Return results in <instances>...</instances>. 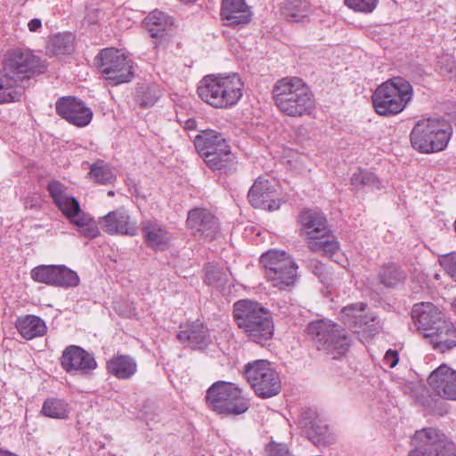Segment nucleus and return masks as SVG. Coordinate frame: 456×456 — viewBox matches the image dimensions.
Instances as JSON below:
<instances>
[{
  "mask_svg": "<svg viewBox=\"0 0 456 456\" xmlns=\"http://www.w3.org/2000/svg\"><path fill=\"white\" fill-rule=\"evenodd\" d=\"M306 333L319 351L338 359L349 349L350 339L346 331L329 320H316L306 327Z\"/></svg>",
  "mask_w": 456,
  "mask_h": 456,
  "instance_id": "0eeeda50",
  "label": "nucleus"
},
{
  "mask_svg": "<svg viewBox=\"0 0 456 456\" xmlns=\"http://www.w3.org/2000/svg\"><path fill=\"white\" fill-rule=\"evenodd\" d=\"M15 327L19 334L27 340L43 337L47 331L45 321L33 314L18 317Z\"/></svg>",
  "mask_w": 456,
  "mask_h": 456,
  "instance_id": "cd10ccee",
  "label": "nucleus"
},
{
  "mask_svg": "<svg viewBox=\"0 0 456 456\" xmlns=\"http://www.w3.org/2000/svg\"><path fill=\"white\" fill-rule=\"evenodd\" d=\"M47 189L55 205L82 236L94 239L100 235L99 224L81 209L79 202L67 193L63 184L53 181L48 183Z\"/></svg>",
  "mask_w": 456,
  "mask_h": 456,
  "instance_id": "39448f33",
  "label": "nucleus"
},
{
  "mask_svg": "<svg viewBox=\"0 0 456 456\" xmlns=\"http://www.w3.org/2000/svg\"><path fill=\"white\" fill-rule=\"evenodd\" d=\"M220 14L229 27L246 25L252 18V12L245 0H223Z\"/></svg>",
  "mask_w": 456,
  "mask_h": 456,
  "instance_id": "393cba45",
  "label": "nucleus"
},
{
  "mask_svg": "<svg viewBox=\"0 0 456 456\" xmlns=\"http://www.w3.org/2000/svg\"><path fill=\"white\" fill-rule=\"evenodd\" d=\"M412 96L411 84L402 77H394L379 86L371 99L375 111L379 115L393 116L401 113Z\"/></svg>",
  "mask_w": 456,
  "mask_h": 456,
  "instance_id": "423d86ee",
  "label": "nucleus"
},
{
  "mask_svg": "<svg viewBox=\"0 0 456 456\" xmlns=\"http://www.w3.org/2000/svg\"><path fill=\"white\" fill-rule=\"evenodd\" d=\"M145 28L152 37H163L173 28V19L167 13L155 10L143 21Z\"/></svg>",
  "mask_w": 456,
  "mask_h": 456,
  "instance_id": "c756f323",
  "label": "nucleus"
},
{
  "mask_svg": "<svg viewBox=\"0 0 456 456\" xmlns=\"http://www.w3.org/2000/svg\"><path fill=\"white\" fill-rule=\"evenodd\" d=\"M379 0H345V4L350 9L364 12L370 13L373 12V10L377 7Z\"/></svg>",
  "mask_w": 456,
  "mask_h": 456,
  "instance_id": "a19ab883",
  "label": "nucleus"
},
{
  "mask_svg": "<svg viewBox=\"0 0 456 456\" xmlns=\"http://www.w3.org/2000/svg\"><path fill=\"white\" fill-rule=\"evenodd\" d=\"M96 59L101 74L110 85L127 83L134 77L133 61L120 50L102 49Z\"/></svg>",
  "mask_w": 456,
  "mask_h": 456,
  "instance_id": "9b49d317",
  "label": "nucleus"
},
{
  "mask_svg": "<svg viewBox=\"0 0 456 456\" xmlns=\"http://www.w3.org/2000/svg\"><path fill=\"white\" fill-rule=\"evenodd\" d=\"M99 225L109 235H126L134 237L138 234L137 221L125 208H118L101 216Z\"/></svg>",
  "mask_w": 456,
  "mask_h": 456,
  "instance_id": "dca6fc26",
  "label": "nucleus"
},
{
  "mask_svg": "<svg viewBox=\"0 0 456 456\" xmlns=\"http://www.w3.org/2000/svg\"><path fill=\"white\" fill-rule=\"evenodd\" d=\"M113 194H114V192L112 191H109V195H113Z\"/></svg>",
  "mask_w": 456,
  "mask_h": 456,
  "instance_id": "864d4df0",
  "label": "nucleus"
},
{
  "mask_svg": "<svg viewBox=\"0 0 456 456\" xmlns=\"http://www.w3.org/2000/svg\"><path fill=\"white\" fill-rule=\"evenodd\" d=\"M298 224L300 234L305 238L312 251L327 256L337 251L338 243L330 232L323 213L316 209L303 210L298 216Z\"/></svg>",
  "mask_w": 456,
  "mask_h": 456,
  "instance_id": "20e7f679",
  "label": "nucleus"
},
{
  "mask_svg": "<svg viewBox=\"0 0 456 456\" xmlns=\"http://www.w3.org/2000/svg\"><path fill=\"white\" fill-rule=\"evenodd\" d=\"M245 376L257 396L270 398L281 388V379L271 362L256 360L245 366Z\"/></svg>",
  "mask_w": 456,
  "mask_h": 456,
  "instance_id": "f8f14e48",
  "label": "nucleus"
},
{
  "mask_svg": "<svg viewBox=\"0 0 456 456\" xmlns=\"http://www.w3.org/2000/svg\"><path fill=\"white\" fill-rule=\"evenodd\" d=\"M228 272L223 268L214 265H208L206 268L205 281L208 285L222 288L228 281Z\"/></svg>",
  "mask_w": 456,
  "mask_h": 456,
  "instance_id": "58836bf2",
  "label": "nucleus"
},
{
  "mask_svg": "<svg viewBox=\"0 0 456 456\" xmlns=\"http://www.w3.org/2000/svg\"><path fill=\"white\" fill-rule=\"evenodd\" d=\"M187 224L193 233L209 240L216 238L219 225L216 217L207 209L195 208L189 212Z\"/></svg>",
  "mask_w": 456,
  "mask_h": 456,
  "instance_id": "b1692460",
  "label": "nucleus"
},
{
  "mask_svg": "<svg viewBox=\"0 0 456 456\" xmlns=\"http://www.w3.org/2000/svg\"><path fill=\"white\" fill-rule=\"evenodd\" d=\"M57 113L70 124L85 126L92 119L93 112L85 103L73 97H64L56 102Z\"/></svg>",
  "mask_w": 456,
  "mask_h": 456,
  "instance_id": "412c9836",
  "label": "nucleus"
},
{
  "mask_svg": "<svg viewBox=\"0 0 456 456\" xmlns=\"http://www.w3.org/2000/svg\"><path fill=\"white\" fill-rule=\"evenodd\" d=\"M433 392L445 400L456 401V370L446 364H441L428 379Z\"/></svg>",
  "mask_w": 456,
  "mask_h": 456,
  "instance_id": "6ab92c4d",
  "label": "nucleus"
},
{
  "mask_svg": "<svg viewBox=\"0 0 456 456\" xmlns=\"http://www.w3.org/2000/svg\"><path fill=\"white\" fill-rule=\"evenodd\" d=\"M89 175L95 183L102 184L111 183L116 179L110 167L103 161H97L91 165Z\"/></svg>",
  "mask_w": 456,
  "mask_h": 456,
  "instance_id": "f704fd0d",
  "label": "nucleus"
},
{
  "mask_svg": "<svg viewBox=\"0 0 456 456\" xmlns=\"http://www.w3.org/2000/svg\"><path fill=\"white\" fill-rule=\"evenodd\" d=\"M454 230H455V232H456V219H455V222H454Z\"/></svg>",
  "mask_w": 456,
  "mask_h": 456,
  "instance_id": "5fc2aeb1",
  "label": "nucleus"
},
{
  "mask_svg": "<svg viewBox=\"0 0 456 456\" xmlns=\"http://www.w3.org/2000/svg\"><path fill=\"white\" fill-rule=\"evenodd\" d=\"M366 307L367 305L364 303L348 305L342 309L340 318L345 325L354 329V332L373 336L379 331V326L376 322V316L366 312Z\"/></svg>",
  "mask_w": 456,
  "mask_h": 456,
  "instance_id": "2eb2a0df",
  "label": "nucleus"
},
{
  "mask_svg": "<svg viewBox=\"0 0 456 456\" xmlns=\"http://www.w3.org/2000/svg\"><path fill=\"white\" fill-rule=\"evenodd\" d=\"M448 114L451 116L452 121L456 125V103L452 105Z\"/></svg>",
  "mask_w": 456,
  "mask_h": 456,
  "instance_id": "3c124183",
  "label": "nucleus"
},
{
  "mask_svg": "<svg viewBox=\"0 0 456 456\" xmlns=\"http://www.w3.org/2000/svg\"><path fill=\"white\" fill-rule=\"evenodd\" d=\"M218 152L209 153L204 158L206 164L212 169L217 171L225 170L233 160V154L228 144H223Z\"/></svg>",
  "mask_w": 456,
  "mask_h": 456,
  "instance_id": "473e14b6",
  "label": "nucleus"
},
{
  "mask_svg": "<svg viewBox=\"0 0 456 456\" xmlns=\"http://www.w3.org/2000/svg\"><path fill=\"white\" fill-rule=\"evenodd\" d=\"M244 84L237 73L208 75L199 83L197 93L207 104L216 109H228L242 97Z\"/></svg>",
  "mask_w": 456,
  "mask_h": 456,
  "instance_id": "f03ea898",
  "label": "nucleus"
},
{
  "mask_svg": "<svg viewBox=\"0 0 456 456\" xmlns=\"http://www.w3.org/2000/svg\"><path fill=\"white\" fill-rule=\"evenodd\" d=\"M380 282L386 287H395L405 278L404 273L395 265L384 266L379 274Z\"/></svg>",
  "mask_w": 456,
  "mask_h": 456,
  "instance_id": "e433bc0d",
  "label": "nucleus"
},
{
  "mask_svg": "<svg viewBox=\"0 0 456 456\" xmlns=\"http://www.w3.org/2000/svg\"><path fill=\"white\" fill-rule=\"evenodd\" d=\"M108 372L118 379H129L137 371V362L127 354H116L106 363Z\"/></svg>",
  "mask_w": 456,
  "mask_h": 456,
  "instance_id": "bb28decb",
  "label": "nucleus"
},
{
  "mask_svg": "<svg viewBox=\"0 0 456 456\" xmlns=\"http://www.w3.org/2000/svg\"><path fill=\"white\" fill-rule=\"evenodd\" d=\"M62 369L71 375H88L97 367L94 355L77 346H67L61 356Z\"/></svg>",
  "mask_w": 456,
  "mask_h": 456,
  "instance_id": "f3484780",
  "label": "nucleus"
},
{
  "mask_svg": "<svg viewBox=\"0 0 456 456\" xmlns=\"http://www.w3.org/2000/svg\"><path fill=\"white\" fill-rule=\"evenodd\" d=\"M233 315L239 328L252 341L265 344L274 332L271 313L256 301L242 299L233 305Z\"/></svg>",
  "mask_w": 456,
  "mask_h": 456,
  "instance_id": "7ed1b4c3",
  "label": "nucleus"
},
{
  "mask_svg": "<svg viewBox=\"0 0 456 456\" xmlns=\"http://www.w3.org/2000/svg\"><path fill=\"white\" fill-rule=\"evenodd\" d=\"M250 204L256 208H263L269 211L280 208L281 201L276 191L274 181L258 177L248 193Z\"/></svg>",
  "mask_w": 456,
  "mask_h": 456,
  "instance_id": "a211bd4d",
  "label": "nucleus"
},
{
  "mask_svg": "<svg viewBox=\"0 0 456 456\" xmlns=\"http://www.w3.org/2000/svg\"><path fill=\"white\" fill-rule=\"evenodd\" d=\"M439 263L450 277L456 281V251L440 256Z\"/></svg>",
  "mask_w": 456,
  "mask_h": 456,
  "instance_id": "79ce46f5",
  "label": "nucleus"
},
{
  "mask_svg": "<svg viewBox=\"0 0 456 456\" xmlns=\"http://www.w3.org/2000/svg\"><path fill=\"white\" fill-rule=\"evenodd\" d=\"M41 412L48 418L65 419L69 417V405L64 400L49 398L44 402Z\"/></svg>",
  "mask_w": 456,
  "mask_h": 456,
  "instance_id": "72a5a7b5",
  "label": "nucleus"
},
{
  "mask_svg": "<svg viewBox=\"0 0 456 456\" xmlns=\"http://www.w3.org/2000/svg\"><path fill=\"white\" fill-rule=\"evenodd\" d=\"M412 442L415 447L407 456H456L455 444L434 428L416 431Z\"/></svg>",
  "mask_w": 456,
  "mask_h": 456,
  "instance_id": "ddd939ff",
  "label": "nucleus"
},
{
  "mask_svg": "<svg viewBox=\"0 0 456 456\" xmlns=\"http://www.w3.org/2000/svg\"><path fill=\"white\" fill-rule=\"evenodd\" d=\"M452 127L443 119L419 120L411 132L412 147L421 153L443 151L451 138Z\"/></svg>",
  "mask_w": 456,
  "mask_h": 456,
  "instance_id": "6e6552de",
  "label": "nucleus"
},
{
  "mask_svg": "<svg viewBox=\"0 0 456 456\" xmlns=\"http://www.w3.org/2000/svg\"><path fill=\"white\" fill-rule=\"evenodd\" d=\"M453 305V308H454V310H455V312H456V299L454 300V302H453V305Z\"/></svg>",
  "mask_w": 456,
  "mask_h": 456,
  "instance_id": "603ef678",
  "label": "nucleus"
},
{
  "mask_svg": "<svg viewBox=\"0 0 456 456\" xmlns=\"http://www.w3.org/2000/svg\"><path fill=\"white\" fill-rule=\"evenodd\" d=\"M159 99V95L154 94L153 95L150 97H147V96H144L142 99V102H141V104L144 107H149V106H152L156 102L157 100Z\"/></svg>",
  "mask_w": 456,
  "mask_h": 456,
  "instance_id": "09e8293b",
  "label": "nucleus"
},
{
  "mask_svg": "<svg viewBox=\"0 0 456 456\" xmlns=\"http://www.w3.org/2000/svg\"><path fill=\"white\" fill-rule=\"evenodd\" d=\"M223 144H228L226 142V141L224 140V138L223 140H221L220 142H216L214 147H211L212 149H207L205 151L206 154H200V155L204 159V158H206L207 155H208V152L209 153L218 152L219 149H223L224 148V147H221V145H223Z\"/></svg>",
  "mask_w": 456,
  "mask_h": 456,
  "instance_id": "de8ad7c7",
  "label": "nucleus"
},
{
  "mask_svg": "<svg viewBox=\"0 0 456 456\" xmlns=\"http://www.w3.org/2000/svg\"><path fill=\"white\" fill-rule=\"evenodd\" d=\"M311 12L306 0H288L281 4V13L289 22L303 21Z\"/></svg>",
  "mask_w": 456,
  "mask_h": 456,
  "instance_id": "2f4dec72",
  "label": "nucleus"
},
{
  "mask_svg": "<svg viewBox=\"0 0 456 456\" xmlns=\"http://www.w3.org/2000/svg\"><path fill=\"white\" fill-rule=\"evenodd\" d=\"M37 59L29 50L15 49L8 53L4 70L20 78V83L37 67Z\"/></svg>",
  "mask_w": 456,
  "mask_h": 456,
  "instance_id": "aec40b11",
  "label": "nucleus"
},
{
  "mask_svg": "<svg viewBox=\"0 0 456 456\" xmlns=\"http://www.w3.org/2000/svg\"><path fill=\"white\" fill-rule=\"evenodd\" d=\"M206 402L218 414L240 415L248 409L241 389L232 382L217 381L207 391Z\"/></svg>",
  "mask_w": 456,
  "mask_h": 456,
  "instance_id": "1a4fd4ad",
  "label": "nucleus"
},
{
  "mask_svg": "<svg viewBox=\"0 0 456 456\" xmlns=\"http://www.w3.org/2000/svg\"><path fill=\"white\" fill-rule=\"evenodd\" d=\"M23 86L19 77L10 76L4 70L0 73V104L20 101Z\"/></svg>",
  "mask_w": 456,
  "mask_h": 456,
  "instance_id": "7c9ffc66",
  "label": "nucleus"
},
{
  "mask_svg": "<svg viewBox=\"0 0 456 456\" xmlns=\"http://www.w3.org/2000/svg\"><path fill=\"white\" fill-rule=\"evenodd\" d=\"M142 233L146 245L153 250L164 251L170 248L173 235L168 229L157 220L142 223Z\"/></svg>",
  "mask_w": 456,
  "mask_h": 456,
  "instance_id": "5701e85b",
  "label": "nucleus"
},
{
  "mask_svg": "<svg viewBox=\"0 0 456 456\" xmlns=\"http://www.w3.org/2000/svg\"><path fill=\"white\" fill-rule=\"evenodd\" d=\"M411 314L423 337L433 335V330L446 321L439 309L429 302L414 305Z\"/></svg>",
  "mask_w": 456,
  "mask_h": 456,
  "instance_id": "4be33fe9",
  "label": "nucleus"
},
{
  "mask_svg": "<svg viewBox=\"0 0 456 456\" xmlns=\"http://www.w3.org/2000/svg\"><path fill=\"white\" fill-rule=\"evenodd\" d=\"M224 137L221 134L214 130L202 131L200 134L195 136L194 146L199 154H206L207 149H212L216 142L223 140Z\"/></svg>",
  "mask_w": 456,
  "mask_h": 456,
  "instance_id": "c9c22d12",
  "label": "nucleus"
},
{
  "mask_svg": "<svg viewBox=\"0 0 456 456\" xmlns=\"http://www.w3.org/2000/svg\"><path fill=\"white\" fill-rule=\"evenodd\" d=\"M306 414H309V419L314 415V412L313 411H309V412H305L301 415V419H300V425L302 426L303 428L305 429H307V430H312L313 432L318 434V435H321L322 434V431H321V428L317 425L316 423V419L314 418V419H308V418H306L305 415Z\"/></svg>",
  "mask_w": 456,
  "mask_h": 456,
  "instance_id": "a18cd8bd",
  "label": "nucleus"
},
{
  "mask_svg": "<svg viewBox=\"0 0 456 456\" xmlns=\"http://www.w3.org/2000/svg\"><path fill=\"white\" fill-rule=\"evenodd\" d=\"M433 331V335H427L425 338L430 339L434 348L444 353L456 346V330L452 322L445 321Z\"/></svg>",
  "mask_w": 456,
  "mask_h": 456,
  "instance_id": "c85d7f7f",
  "label": "nucleus"
},
{
  "mask_svg": "<svg viewBox=\"0 0 456 456\" xmlns=\"http://www.w3.org/2000/svg\"><path fill=\"white\" fill-rule=\"evenodd\" d=\"M351 183L354 187L364 186L370 189H380L379 178L371 172L359 169L351 177Z\"/></svg>",
  "mask_w": 456,
  "mask_h": 456,
  "instance_id": "4c0bfd02",
  "label": "nucleus"
},
{
  "mask_svg": "<svg viewBox=\"0 0 456 456\" xmlns=\"http://www.w3.org/2000/svg\"><path fill=\"white\" fill-rule=\"evenodd\" d=\"M265 456H289V452L285 444L273 442L266 445Z\"/></svg>",
  "mask_w": 456,
  "mask_h": 456,
  "instance_id": "c03bdc74",
  "label": "nucleus"
},
{
  "mask_svg": "<svg viewBox=\"0 0 456 456\" xmlns=\"http://www.w3.org/2000/svg\"><path fill=\"white\" fill-rule=\"evenodd\" d=\"M30 276L37 282L62 288H74L80 282L77 273L62 265L37 266L31 270Z\"/></svg>",
  "mask_w": 456,
  "mask_h": 456,
  "instance_id": "4468645a",
  "label": "nucleus"
},
{
  "mask_svg": "<svg viewBox=\"0 0 456 456\" xmlns=\"http://www.w3.org/2000/svg\"><path fill=\"white\" fill-rule=\"evenodd\" d=\"M440 72L449 79L456 80V61L447 56L441 61Z\"/></svg>",
  "mask_w": 456,
  "mask_h": 456,
  "instance_id": "37998d69",
  "label": "nucleus"
},
{
  "mask_svg": "<svg viewBox=\"0 0 456 456\" xmlns=\"http://www.w3.org/2000/svg\"><path fill=\"white\" fill-rule=\"evenodd\" d=\"M71 36L57 35L50 41L49 48L54 54H65L71 50Z\"/></svg>",
  "mask_w": 456,
  "mask_h": 456,
  "instance_id": "ea45409f",
  "label": "nucleus"
},
{
  "mask_svg": "<svg viewBox=\"0 0 456 456\" xmlns=\"http://www.w3.org/2000/svg\"><path fill=\"white\" fill-rule=\"evenodd\" d=\"M399 361L398 353L395 350L388 349L385 354L383 362L389 368H394Z\"/></svg>",
  "mask_w": 456,
  "mask_h": 456,
  "instance_id": "49530a36",
  "label": "nucleus"
},
{
  "mask_svg": "<svg viewBox=\"0 0 456 456\" xmlns=\"http://www.w3.org/2000/svg\"><path fill=\"white\" fill-rule=\"evenodd\" d=\"M42 26V22L39 19H32L28 23V28L29 29V31L31 32H35L37 31L39 28H41Z\"/></svg>",
  "mask_w": 456,
  "mask_h": 456,
  "instance_id": "8fccbe9b",
  "label": "nucleus"
},
{
  "mask_svg": "<svg viewBox=\"0 0 456 456\" xmlns=\"http://www.w3.org/2000/svg\"><path fill=\"white\" fill-rule=\"evenodd\" d=\"M177 338L184 346L194 349H203L211 342L208 328L199 322L181 325Z\"/></svg>",
  "mask_w": 456,
  "mask_h": 456,
  "instance_id": "a878e982",
  "label": "nucleus"
},
{
  "mask_svg": "<svg viewBox=\"0 0 456 456\" xmlns=\"http://www.w3.org/2000/svg\"><path fill=\"white\" fill-rule=\"evenodd\" d=\"M267 281L273 287L284 290L293 287L297 280V265L285 251L272 249L260 257Z\"/></svg>",
  "mask_w": 456,
  "mask_h": 456,
  "instance_id": "9d476101",
  "label": "nucleus"
},
{
  "mask_svg": "<svg viewBox=\"0 0 456 456\" xmlns=\"http://www.w3.org/2000/svg\"><path fill=\"white\" fill-rule=\"evenodd\" d=\"M272 93L276 107L289 117L309 115L314 109V95L300 77H287L279 79Z\"/></svg>",
  "mask_w": 456,
  "mask_h": 456,
  "instance_id": "f257e3e1",
  "label": "nucleus"
}]
</instances>
